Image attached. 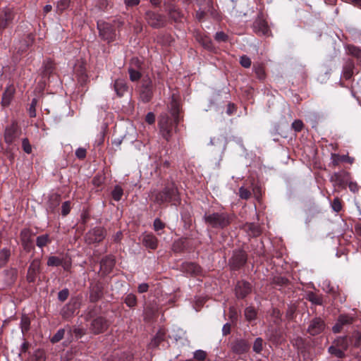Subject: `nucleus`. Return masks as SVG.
Returning a JSON list of instances; mask_svg holds the SVG:
<instances>
[{
	"mask_svg": "<svg viewBox=\"0 0 361 361\" xmlns=\"http://www.w3.org/2000/svg\"><path fill=\"white\" fill-rule=\"evenodd\" d=\"M10 20V14L7 12H4L2 14H0V29L5 28L8 21Z\"/></svg>",
	"mask_w": 361,
	"mask_h": 361,
	"instance_id": "4be33fe9",
	"label": "nucleus"
},
{
	"mask_svg": "<svg viewBox=\"0 0 361 361\" xmlns=\"http://www.w3.org/2000/svg\"><path fill=\"white\" fill-rule=\"evenodd\" d=\"M245 256L243 251L240 250L237 252L235 255L232 257L233 263L235 266L238 267L245 262Z\"/></svg>",
	"mask_w": 361,
	"mask_h": 361,
	"instance_id": "dca6fc26",
	"label": "nucleus"
},
{
	"mask_svg": "<svg viewBox=\"0 0 361 361\" xmlns=\"http://www.w3.org/2000/svg\"><path fill=\"white\" fill-rule=\"evenodd\" d=\"M334 345L338 346L339 348L343 350V351L347 350L348 347V341L346 337H338L335 340Z\"/></svg>",
	"mask_w": 361,
	"mask_h": 361,
	"instance_id": "6ab92c4d",
	"label": "nucleus"
},
{
	"mask_svg": "<svg viewBox=\"0 0 361 361\" xmlns=\"http://www.w3.org/2000/svg\"><path fill=\"white\" fill-rule=\"evenodd\" d=\"M352 74H353V72H352L351 66H348L345 67L344 69V72H343V77L345 79H349V78H350Z\"/></svg>",
	"mask_w": 361,
	"mask_h": 361,
	"instance_id": "de8ad7c7",
	"label": "nucleus"
},
{
	"mask_svg": "<svg viewBox=\"0 0 361 361\" xmlns=\"http://www.w3.org/2000/svg\"><path fill=\"white\" fill-rule=\"evenodd\" d=\"M61 264V259L59 257L51 256L49 257L47 261V265L51 267H56Z\"/></svg>",
	"mask_w": 361,
	"mask_h": 361,
	"instance_id": "7c9ffc66",
	"label": "nucleus"
},
{
	"mask_svg": "<svg viewBox=\"0 0 361 361\" xmlns=\"http://www.w3.org/2000/svg\"><path fill=\"white\" fill-rule=\"evenodd\" d=\"M123 195V189L120 186H116L112 191V197L114 200L118 201Z\"/></svg>",
	"mask_w": 361,
	"mask_h": 361,
	"instance_id": "5701e85b",
	"label": "nucleus"
},
{
	"mask_svg": "<svg viewBox=\"0 0 361 361\" xmlns=\"http://www.w3.org/2000/svg\"><path fill=\"white\" fill-rule=\"evenodd\" d=\"M205 222L214 228H224L229 224V217L226 214L213 213L204 215Z\"/></svg>",
	"mask_w": 361,
	"mask_h": 361,
	"instance_id": "f257e3e1",
	"label": "nucleus"
},
{
	"mask_svg": "<svg viewBox=\"0 0 361 361\" xmlns=\"http://www.w3.org/2000/svg\"><path fill=\"white\" fill-rule=\"evenodd\" d=\"M325 326L324 322L321 318L316 317L310 321L307 332L312 336L317 335L324 331Z\"/></svg>",
	"mask_w": 361,
	"mask_h": 361,
	"instance_id": "39448f33",
	"label": "nucleus"
},
{
	"mask_svg": "<svg viewBox=\"0 0 361 361\" xmlns=\"http://www.w3.org/2000/svg\"><path fill=\"white\" fill-rule=\"evenodd\" d=\"M303 123L300 120H295V131H299L302 128Z\"/></svg>",
	"mask_w": 361,
	"mask_h": 361,
	"instance_id": "6e6d98bb",
	"label": "nucleus"
},
{
	"mask_svg": "<svg viewBox=\"0 0 361 361\" xmlns=\"http://www.w3.org/2000/svg\"><path fill=\"white\" fill-rule=\"evenodd\" d=\"M142 243L146 247L151 249H155L157 246V238L150 234H144L142 235Z\"/></svg>",
	"mask_w": 361,
	"mask_h": 361,
	"instance_id": "2eb2a0df",
	"label": "nucleus"
},
{
	"mask_svg": "<svg viewBox=\"0 0 361 361\" xmlns=\"http://www.w3.org/2000/svg\"><path fill=\"white\" fill-rule=\"evenodd\" d=\"M351 322H352V318L348 316H345V315L340 316L338 319V322H339L342 326L347 324H350V323H351Z\"/></svg>",
	"mask_w": 361,
	"mask_h": 361,
	"instance_id": "4c0bfd02",
	"label": "nucleus"
},
{
	"mask_svg": "<svg viewBox=\"0 0 361 361\" xmlns=\"http://www.w3.org/2000/svg\"><path fill=\"white\" fill-rule=\"evenodd\" d=\"M51 5H46L44 7V13H49V11H51Z\"/></svg>",
	"mask_w": 361,
	"mask_h": 361,
	"instance_id": "338daca9",
	"label": "nucleus"
},
{
	"mask_svg": "<svg viewBox=\"0 0 361 361\" xmlns=\"http://www.w3.org/2000/svg\"><path fill=\"white\" fill-rule=\"evenodd\" d=\"M240 63L242 66L249 68L251 66V60L246 56H243L240 59Z\"/></svg>",
	"mask_w": 361,
	"mask_h": 361,
	"instance_id": "e433bc0d",
	"label": "nucleus"
},
{
	"mask_svg": "<svg viewBox=\"0 0 361 361\" xmlns=\"http://www.w3.org/2000/svg\"><path fill=\"white\" fill-rule=\"evenodd\" d=\"M68 290L64 289V290H61L59 293L58 297L60 300L64 301L68 298Z\"/></svg>",
	"mask_w": 361,
	"mask_h": 361,
	"instance_id": "49530a36",
	"label": "nucleus"
},
{
	"mask_svg": "<svg viewBox=\"0 0 361 361\" xmlns=\"http://www.w3.org/2000/svg\"><path fill=\"white\" fill-rule=\"evenodd\" d=\"M307 299L314 305H322V298L319 295L314 293H310L307 294Z\"/></svg>",
	"mask_w": 361,
	"mask_h": 361,
	"instance_id": "412c9836",
	"label": "nucleus"
},
{
	"mask_svg": "<svg viewBox=\"0 0 361 361\" xmlns=\"http://www.w3.org/2000/svg\"><path fill=\"white\" fill-rule=\"evenodd\" d=\"M331 207H332V209L338 212L339 211H341V202H340V200L338 198V197H336L334 200H333V202H332V204H331Z\"/></svg>",
	"mask_w": 361,
	"mask_h": 361,
	"instance_id": "58836bf2",
	"label": "nucleus"
},
{
	"mask_svg": "<svg viewBox=\"0 0 361 361\" xmlns=\"http://www.w3.org/2000/svg\"><path fill=\"white\" fill-rule=\"evenodd\" d=\"M348 51L352 55L361 59V49L360 48L355 46H349Z\"/></svg>",
	"mask_w": 361,
	"mask_h": 361,
	"instance_id": "2f4dec72",
	"label": "nucleus"
},
{
	"mask_svg": "<svg viewBox=\"0 0 361 361\" xmlns=\"http://www.w3.org/2000/svg\"><path fill=\"white\" fill-rule=\"evenodd\" d=\"M164 224L161 221V220L157 219L154 222V228L156 231H159L164 228Z\"/></svg>",
	"mask_w": 361,
	"mask_h": 361,
	"instance_id": "09e8293b",
	"label": "nucleus"
},
{
	"mask_svg": "<svg viewBox=\"0 0 361 361\" xmlns=\"http://www.w3.org/2000/svg\"><path fill=\"white\" fill-rule=\"evenodd\" d=\"M214 38L218 42H223L227 41L228 36L224 32H217Z\"/></svg>",
	"mask_w": 361,
	"mask_h": 361,
	"instance_id": "c9c22d12",
	"label": "nucleus"
},
{
	"mask_svg": "<svg viewBox=\"0 0 361 361\" xmlns=\"http://www.w3.org/2000/svg\"><path fill=\"white\" fill-rule=\"evenodd\" d=\"M343 326L339 323V322H337L332 328L333 329V331L334 333H338L341 329H342Z\"/></svg>",
	"mask_w": 361,
	"mask_h": 361,
	"instance_id": "052dcab7",
	"label": "nucleus"
},
{
	"mask_svg": "<svg viewBox=\"0 0 361 361\" xmlns=\"http://www.w3.org/2000/svg\"><path fill=\"white\" fill-rule=\"evenodd\" d=\"M40 262L38 259H35L30 264L27 272V280L30 282L35 281V277L39 272Z\"/></svg>",
	"mask_w": 361,
	"mask_h": 361,
	"instance_id": "1a4fd4ad",
	"label": "nucleus"
},
{
	"mask_svg": "<svg viewBox=\"0 0 361 361\" xmlns=\"http://www.w3.org/2000/svg\"><path fill=\"white\" fill-rule=\"evenodd\" d=\"M106 326V322L103 318L99 317L94 319L91 325V329L93 333L99 334L102 332Z\"/></svg>",
	"mask_w": 361,
	"mask_h": 361,
	"instance_id": "6e6552de",
	"label": "nucleus"
},
{
	"mask_svg": "<svg viewBox=\"0 0 361 361\" xmlns=\"http://www.w3.org/2000/svg\"><path fill=\"white\" fill-rule=\"evenodd\" d=\"M354 336L355 338V345L358 346L361 343V335L359 333H356Z\"/></svg>",
	"mask_w": 361,
	"mask_h": 361,
	"instance_id": "680f3d73",
	"label": "nucleus"
},
{
	"mask_svg": "<svg viewBox=\"0 0 361 361\" xmlns=\"http://www.w3.org/2000/svg\"><path fill=\"white\" fill-rule=\"evenodd\" d=\"M21 240L25 250H30L32 247V233L28 229H25L21 232Z\"/></svg>",
	"mask_w": 361,
	"mask_h": 361,
	"instance_id": "9d476101",
	"label": "nucleus"
},
{
	"mask_svg": "<svg viewBox=\"0 0 361 361\" xmlns=\"http://www.w3.org/2000/svg\"><path fill=\"white\" fill-rule=\"evenodd\" d=\"M159 126L162 136L166 140H169L171 137V130L169 128V118L168 116L164 115L161 116L159 121Z\"/></svg>",
	"mask_w": 361,
	"mask_h": 361,
	"instance_id": "423d86ee",
	"label": "nucleus"
},
{
	"mask_svg": "<svg viewBox=\"0 0 361 361\" xmlns=\"http://www.w3.org/2000/svg\"><path fill=\"white\" fill-rule=\"evenodd\" d=\"M125 302L128 307H134L136 305V297L134 294L130 293L127 295Z\"/></svg>",
	"mask_w": 361,
	"mask_h": 361,
	"instance_id": "a878e982",
	"label": "nucleus"
},
{
	"mask_svg": "<svg viewBox=\"0 0 361 361\" xmlns=\"http://www.w3.org/2000/svg\"><path fill=\"white\" fill-rule=\"evenodd\" d=\"M37 105L36 99H33L29 109V114L30 117H35L36 116L35 106Z\"/></svg>",
	"mask_w": 361,
	"mask_h": 361,
	"instance_id": "79ce46f5",
	"label": "nucleus"
},
{
	"mask_svg": "<svg viewBox=\"0 0 361 361\" xmlns=\"http://www.w3.org/2000/svg\"><path fill=\"white\" fill-rule=\"evenodd\" d=\"M15 92V88L13 86L11 85L6 88L5 90L1 99V103L3 106H8L10 104L13 94Z\"/></svg>",
	"mask_w": 361,
	"mask_h": 361,
	"instance_id": "ddd939ff",
	"label": "nucleus"
},
{
	"mask_svg": "<svg viewBox=\"0 0 361 361\" xmlns=\"http://www.w3.org/2000/svg\"><path fill=\"white\" fill-rule=\"evenodd\" d=\"M139 2L140 0H125V4L128 6L137 5Z\"/></svg>",
	"mask_w": 361,
	"mask_h": 361,
	"instance_id": "13d9d810",
	"label": "nucleus"
},
{
	"mask_svg": "<svg viewBox=\"0 0 361 361\" xmlns=\"http://www.w3.org/2000/svg\"><path fill=\"white\" fill-rule=\"evenodd\" d=\"M65 330L63 329H59L51 338V341L53 343L61 341L64 336Z\"/></svg>",
	"mask_w": 361,
	"mask_h": 361,
	"instance_id": "c756f323",
	"label": "nucleus"
},
{
	"mask_svg": "<svg viewBox=\"0 0 361 361\" xmlns=\"http://www.w3.org/2000/svg\"><path fill=\"white\" fill-rule=\"evenodd\" d=\"M144 85L145 86L147 92V95L145 98V100H148V98L149 97V91H150V87L152 85V82L149 79H147L146 81H145Z\"/></svg>",
	"mask_w": 361,
	"mask_h": 361,
	"instance_id": "864d4df0",
	"label": "nucleus"
},
{
	"mask_svg": "<svg viewBox=\"0 0 361 361\" xmlns=\"http://www.w3.org/2000/svg\"><path fill=\"white\" fill-rule=\"evenodd\" d=\"M183 271L190 274H199L201 272L200 267L193 262H185L182 265Z\"/></svg>",
	"mask_w": 361,
	"mask_h": 361,
	"instance_id": "f8f14e48",
	"label": "nucleus"
},
{
	"mask_svg": "<svg viewBox=\"0 0 361 361\" xmlns=\"http://www.w3.org/2000/svg\"><path fill=\"white\" fill-rule=\"evenodd\" d=\"M263 341L260 338H257L253 345V350L256 353H259L262 350Z\"/></svg>",
	"mask_w": 361,
	"mask_h": 361,
	"instance_id": "473e14b6",
	"label": "nucleus"
},
{
	"mask_svg": "<svg viewBox=\"0 0 361 361\" xmlns=\"http://www.w3.org/2000/svg\"><path fill=\"white\" fill-rule=\"evenodd\" d=\"M232 349L236 353L241 354L249 349V344L244 340H238L232 344Z\"/></svg>",
	"mask_w": 361,
	"mask_h": 361,
	"instance_id": "9b49d317",
	"label": "nucleus"
},
{
	"mask_svg": "<svg viewBox=\"0 0 361 361\" xmlns=\"http://www.w3.org/2000/svg\"><path fill=\"white\" fill-rule=\"evenodd\" d=\"M106 235L104 229L102 227H96L86 234V241L88 243L100 242Z\"/></svg>",
	"mask_w": 361,
	"mask_h": 361,
	"instance_id": "20e7f679",
	"label": "nucleus"
},
{
	"mask_svg": "<svg viewBox=\"0 0 361 361\" xmlns=\"http://www.w3.org/2000/svg\"><path fill=\"white\" fill-rule=\"evenodd\" d=\"M149 286L146 283H142L138 286V292L140 293H145L148 290Z\"/></svg>",
	"mask_w": 361,
	"mask_h": 361,
	"instance_id": "603ef678",
	"label": "nucleus"
},
{
	"mask_svg": "<svg viewBox=\"0 0 361 361\" xmlns=\"http://www.w3.org/2000/svg\"><path fill=\"white\" fill-rule=\"evenodd\" d=\"M250 290L251 286L250 283L245 281L238 282L235 288L236 295L238 298H244Z\"/></svg>",
	"mask_w": 361,
	"mask_h": 361,
	"instance_id": "0eeeda50",
	"label": "nucleus"
},
{
	"mask_svg": "<svg viewBox=\"0 0 361 361\" xmlns=\"http://www.w3.org/2000/svg\"><path fill=\"white\" fill-rule=\"evenodd\" d=\"M194 357L198 360H203L206 357V353L202 350H197L194 353Z\"/></svg>",
	"mask_w": 361,
	"mask_h": 361,
	"instance_id": "ea45409f",
	"label": "nucleus"
},
{
	"mask_svg": "<svg viewBox=\"0 0 361 361\" xmlns=\"http://www.w3.org/2000/svg\"><path fill=\"white\" fill-rule=\"evenodd\" d=\"M222 331L224 335H226L230 333L231 331V326L229 324L226 323L224 325L222 328Z\"/></svg>",
	"mask_w": 361,
	"mask_h": 361,
	"instance_id": "bf43d9fd",
	"label": "nucleus"
},
{
	"mask_svg": "<svg viewBox=\"0 0 361 361\" xmlns=\"http://www.w3.org/2000/svg\"><path fill=\"white\" fill-rule=\"evenodd\" d=\"M145 120L146 121L149 123V124H152L155 121V116L154 115V114L149 112L148 113L147 115H146V118H145Z\"/></svg>",
	"mask_w": 361,
	"mask_h": 361,
	"instance_id": "5fc2aeb1",
	"label": "nucleus"
},
{
	"mask_svg": "<svg viewBox=\"0 0 361 361\" xmlns=\"http://www.w3.org/2000/svg\"><path fill=\"white\" fill-rule=\"evenodd\" d=\"M61 4H62V5L61 6V5L59 4L57 6H58V8H59V9H61V10H62V9H64L66 6H68V0H63V1H61Z\"/></svg>",
	"mask_w": 361,
	"mask_h": 361,
	"instance_id": "e2e57ef3",
	"label": "nucleus"
},
{
	"mask_svg": "<svg viewBox=\"0 0 361 361\" xmlns=\"http://www.w3.org/2000/svg\"><path fill=\"white\" fill-rule=\"evenodd\" d=\"M75 155L79 159H83L86 156V149L85 148L79 147L76 152Z\"/></svg>",
	"mask_w": 361,
	"mask_h": 361,
	"instance_id": "c03bdc74",
	"label": "nucleus"
},
{
	"mask_svg": "<svg viewBox=\"0 0 361 361\" xmlns=\"http://www.w3.org/2000/svg\"><path fill=\"white\" fill-rule=\"evenodd\" d=\"M204 16V11H198L197 13V17L199 18V19H201Z\"/></svg>",
	"mask_w": 361,
	"mask_h": 361,
	"instance_id": "774afa93",
	"label": "nucleus"
},
{
	"mask_svg": "<svg viewBox=\"0 0 361 361\" xmlns=\"http://www.w3.org/2000/svg\"><path fill=\"white\" fill-rule=\"evenodd\" d=\"M245 316L247 320H252L255 318L256 312L254 308L249 307L245 310Z\"/></svg>",
	"mask_w": 361,
	"mask_h": 361,
	"instance_id": "bb28decb",
	"label": "nucleus"
},
{
	"mask_svg": "<svg viewBox=\"0 0 361 361\" xmlns=\"http://www.w3.org/2000/svg\"><path fill=\"white\" fill-rule=\"evenodd\" d=\"M114 265V260L111 258L103 259L101 262V268L104 269L105 266H108V269L105 271H109Z\"/></svg>",
	"mask_w": 361,
	"mask_h": 361,
	"instance_id": "cd10ccee",
	"label": "nucleus"
},
{
	"mask_svg": "<svg viewBox=\"0 0 361 361\" xmlns=\"http://www.w3.org/2000/svg\"><path fill=\"white\" fill-rule=\"evenodd\" d=\"M129 76L131 81H137L140 78V73L138 71L134 70L132 68L128 69Z\"/></svg>",
	"mask_w": 361,
	"mask_h": 361,
	"instance_id": "c85d7f7f",
	"label": "nucleus"
},
{
	"mask_svg": "<svg viewBox=\"0 0 361 361\" xmlns=\"http://www.w3.org/2000/svg\"><path fill=\"white\" fill-rule=\"evenodd\" d=\"M32 361H45L44 353L41 350H37L35 353Z\"/></svg>",
	"mask_w": 361,
	"mask_h": 361,
	"instance_id": "f704fd0d",
	"label": "nucleus"
},
{
	"mask_svg": "<svg viewBox=\"0 0 361 361\" xmlns=\"http://www.w3.org/2000/svg\"><path fill=\"white\" fill-rule=\"evenodd\" d=\"M114 89L118 96H123L128 90L126 82L123 79H118L114 82Z\"/></svg>",
	"mask_w": 361,
	"mask_h": 361,
	"instance_id": "4468645a",
	"label": "nucleus"
},
{
	"mask_svg": "<svg viewBox=\"0 0 361 361\" xmlns=\"http://www.w3.org/2000/svg\"><path fill=\"white\" fill-rule=\"evenodd\" d=\"M97 27L99 31V35L103 39L108 42L114 39L116 34L110 24L105 22H98Z\"/></svg>",
	"mask_w": 361,
	"mask_h": 361,
	"instance_id": "7ed1b4c3",
	"label": "nucleus"
},
{
	"mask_svg": "<svg viewBox=\"0 0 361 361\" xmlns=\"http://www.w3.org/2000/svg\"><path fill=\"white\" fill-rule=\"evenodd\" d=\"M20 324H21V329H22L23 333L24 331H27L29 329V326H30V320H29L28 317L23 316L21 319Z\"/></svg>",
	"mask_w": 361,
	"mask_h": 361,
	"instance_id": "72a5a7b5",
	"label": "nucleus"
},
{
	"mask_svg": "<svg viewBox=\"0 0 361 361\" xmlns=\"http://www.w3.org/2000/svg\"><path fill=\"white\" fill-rule=\"evenodd\" d=\"M23 147L24 151L27 154H30L32 151L31 145H30L29 142L26 139H24L23 140Z\"/></svg>",
	"mask_w": 361,
	"mask_h": 361,
	"instance_id": "a18cd8bd",
	"label": "nucleus"
},
{
	"mask_svg": "<svg viewBox=\"0 0 361 361\" xmlns=\"http://www.w3.org/2000/svg\"><path fill=\"white\" fill-rule=\"evenodd\" d=\"M255 29L258 32H261L262 35H268L269 33V27L265 22L259 20L255 23Z\"/></svg>",
	"mask_w": 361,
	"mask_h": 361,
	"instance_id": "f3484780",
	"label": "nucleus"
},
{
	"mask_svg": "<svg viewBox=\"0 0 361 361\" xmlns=\"http://www.w3.org/2000/svg\"><path fill=\"white\" fill-rule=\"evenodd\" d=\"M178 200L177 189L174 186H171L164 190L162 192H158L154 195V201L158 204L177 201Z\"/></svg>",
	"mask_w": 361,
	"mask_h": 361,
	"instance_id": "f03ea898",
	"label": "nucleus"
},
{
	"mask_svg": "<svg viewBox=\"0 0 361 361\" xmlns=\"http://www.w3.org/2000/svg\"><path fill=\"white\" fill-rule=\"evenodd\" d=\"M70 212V206L68 202H65L62 205V214L63 215H67Z\"/></svg>",
	"mask_w": 361,
	"mask_h": 361,
	"instance_id": "3c124183",
	"label": "nucleus"
},
{
	"mask_svg": "<svg viewBox=\"0 0 361 361\" xmlns=\"http://www.w3.org/2000/svg\"><path fill=\"white\" fill-rule=\"evenodd\" d=\"M338 160L340 161L348 162L351 164L354 161V158L350 157L348 155H342L338 157Z\"/></svg>",
	"mask_w": 361,
	"mask_h": 361,
	"instance_id": "37998d69",
	"label": "nucleus"
},
{
	"mask_svg": "<svg viewBox=\"0 0 361 361\" xmlns=\"http://www.w3.org/2000/svg\"><path fill=\"white\" fill-rule=\"evenodd\" d=\"M5 140L7 142H11L13 140L12 136L8 133V131L6 132Z\"/></svg>",
	"mask_w": 361,
	"mask_h": 361,
	"instance_id": "69168bd1",
	"label": "nucleus"
},
{
	"mask_svg": "<svg viewBox=\"0 0 361 361\" xmlns=\"http://www.w3.org/2000/svg\"><path fill=\"white\" fill-rule=\"evenodd\" d=\"M348 3L354 4L358 6H361V0H344Z\"/></svg>",
	"mask_w": 361,
	"mask_h": 361,
	"instance_id": "0e129e2a",
	"label": "nucleus"
},
{
	"mask_svg": "<svg viewBox=\"0 0 361 361\" xmlns=\"http://www.w3.org/2000/svg\"><path fill=\"white\" fill-rule=\"evenodd\" d=\"M239 195L241 198L246 200L250 196V192L244 187H240L239 189Z\"/></svg>",
	"mask_w": 361,
	"mask_h": 361,
	"instance_id": "a19ab883",
	"label": "nucleus"
},
{
	"mask_svg": "<svg viewBox=\"0 0 361 361\" xmlns=\"http://www.w3.org/2000/svg\"><path fill=\"white\" fill-rule=\"evenodd\" d=\"M10 256V252L8 250L4 249L0 252V267L3 266L8 260Z\"/></svg>",
	"mask_w": 361,
	"mask_h": 361,
	"instance_id": "b1692460",
	"label": "nucleus"
},
{
	"mask_svg": "<svg viewBox=\"0 0 361 361\" xmlns=\"http://www.w3.org/2000/svg\"><path fill=\"white\" fill-rule=\"evenodd\" d=\"M341 176L342 173H334V175L331 177V180L336 181L338 185H343V182L341 179Z\"/></svg>",
	"mask_w": 361,
	"mask_h": 361,
	"instance_id": "8fccbe9b",
	"label": "nucleus"
},
{
	"mask_svg": "<svg viewBox=\"0 0 361 361\" xmlns=\"http://www.w3.org/2000/svg\"><path fill=\"white\" fill-rule=\"evenodd\" d=\"M148 23L150 24L152 27H159L162 23L161 20L159 19V16L154 13H148Z\"/></svg>",
	"mask_w": 361,
	"mask_h": 361,
	"instance_id": "a211bd4d",
	"label": "nucleus"
},
{
	"mask_svg": "<svg viewBox=\"0 0 361 361\" xmlns=\"http://www.w3.org/2000/svg\"><path fill=\"white\" fill-rule=\"evenodd\" d=\"M329 352L339 358L343 357L345 355L344 351L334 344L329 348Z\"/></svg>",
	"mask_w": 361,
	"mask_h": 361,
	"instance_id": "aec40b11",
	"label": "nucleus"
},
{
	"mask_svg": "<svg viewBox=\"0 0 361 361\" xmlns=\"http://www.w3.org/2000/svg\"><path fill=\"white\" fill-rule=\"evenodd\" d=\"M348 187L349 189L353 192L358 191V185L355 183L350 182L348 185Z\"/></svg>",
	"mask_w": 361,
	"mask_h": 361,
	"instance_id": "4d7b16f0",
	"label": "nucleus"
},
{
	"mask_svg": "<svg viewBox=\"0 0 361 361\" xmlns=\"http://www.w3.org/2000/svg\"><path fill=\"white\" fill-rule=\"evenodd\" d=\"M49 242V235H42L40 236H38L37 238V245L39 247H42L44 245H47V243Z\"/></svg>",
	"mask_w": 361,
	"mask_h": 361,
	"instance_id": "393cba45",
	"label": "nucleus"
}]
</instances>
